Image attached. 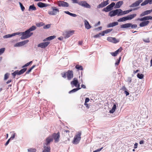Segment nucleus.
I'll return each instance as SVG.
<instances>
[{"mask_svg": "<svg viewBox=\"0 0 152 152\" xmlns=\"http://www.w3.org/2000/svg\"><path fill=\"white\" fill-rule=\"evenodd\" d=\"M19 34H20V35H21V32H17V33H14L12 34L13 36H15L16 35H19Z\"/></svg>", "mask_w": 152, "mask_h": 152, "instance_id": "obj_52", "label": "nucleus"}, {"mask_svg": "<svg viewBox=\"0 0 152 152\" xmlns=\"http://www.w3.org/2000/svg\"><path fill=\"white\" fill-rule=\"evenodd\" d=\"M61 75H62V76L64 78H65L66 77V73H62L61 74Z\"/></svg>", "mask_w": 152, "mask_h": 152, "instance_id": "obj_63", "label": "nucleus"}, {"mask_svg": "<svg viewBox=\"0 0 152 152\" xmlns=\"http://www.w3.org/2000/svg\"><path fill=\"white\" fill-rule=\"evenodd\" d=\"M137 20H140V21H145L148 20V16L144 17L142 18H139L137 19Z\"/></svg>", "mask_w": 152, "mask_h": 152, "instance_id": "obj_32", "label": "nucleus"}, {"mask_svg": "<svg viewBox=\"0 0 152 152\" xmlns=\"http://www.w3.org/2000/svg\"><path fill=\"white\" fill-rule=\"evenodd\" d=\"M102 33H99V34H97L96 35H95L94 36V38H97L100 37V35L102 36Z\"/></svg>", "mask_w": 152, "mask_h": 152, "instance_id": "obj_50", "label": "nucleus"}, {"mask_svg": "<svg viewBox=\"0 0 152 152\" xmlns=\"http://www.w3.org/2000/svg\"><path fill=\"white\" fill-rule=\"evenodd\" d=\"M5 50V48H1L0 49V55L4 53Z\"/></svg>", "mask_w": 152, "mask_h": 152, "instance_id": "obj_48", "label": "nucleus"}, {"mask_svg": "<svg viewBox=\"0 0 152 152\" xmlns=\"http://www.w3.org/2000/svg\"><path fill=\"white\" fill-rule=\"evenodd\" d=\"M33 34V33L29 32L27 30L24 32H21V35H22L20 37L22 39H27L31 37Z\"/></svg>", "mask_w": 152, "mask_h": 152, "instance_id": "obj_2", "label": "nucleus"}, {"mask_svg": "<svg viewBox=\"0 0 152 152\" xmlns=\"http://www.w3.org/2000/svg\"><path fill=\"white\" fill-rule=\"evenodd\" d=\"M89 101V99L88 98H86L85 99V103H87Z\"/></svg>", "mask_w": 152, "mask_h": 152, "instance_id": "obj_55", "label": "nucleus"}, {"mask_svg": "<svg viewBox=\"0 0 152 152\" xmlns=\"http://www.w3.org/2000/svg\"><path fill=\"white\" fill-rule=\"evenodd\" d=\"M143 41L146 43H149L150 42V38L148 37L145 38L143 39Z\"/></svg>", "mask_w": 152, "mask_h": 152, "instance_id": "obj_37", "label": "nucleus"}, {"mask_svg": "<svg viewBox=\"0 0 152 152\" xmlns=\"http://www.w3.org/2000/svg\"><path fill=\"white\" fill-rule=\"evenodd\" d=\"M53 137V139H54L55 142H57L59 141L60 135L58 133L57 134H54L51 135Z\"/></svg>", "mask_w": 152, "mask_h": 152, "instance_id": "obj_12", "label": "nucleus"}, {"mask_svg": "<svg viewBox=\"0 0 152 152\" xmlns=\"http://www.w3.org/2000/svg\"><path fill=\"white\" fill-rule=\"evenodd\" d=\"M19 4L20 5L21 10L22 11H23L25 10V7L20 2H19Z\"/></svg>", "mask_w": 152, "mask_h": 152, "instance_id": "obj_45", "label": "nucleus"}, {"mask_svg": "<svg viewBox=\"0 0 152 152\" xmlns=\"http://www.w3.org/2000/svg\"><path fill=\"white\" fill-rule=\"evenodd\" d=\"M28 152H36V150L34 148H30L28 149Z\"/></svg>", "mask_w": 152, "mask_h": 152, "instance_id": "obj_42", "label": "nucleus"}, {"mask_svg": "<svg viewBox=\"0 0 152 152\" xmlns=\"http://www.w3.org/2000/svg\"><path fill=\"white\" fill-rule=\"evenodd\" d=\"M36 29V27L34 26H32V27H30L27 30L28 31L30 32L31 31H32Z\"/></svg>", "mask_w": 152, "mask_h": 152, "instance_id": "obj_36", "label": "nucleus"}, {"mask_svg": "<svg viewBox=\"0 0 152 152\" xmlns=\"http://www.w3.org/2000/svg\"><path fill=\"white\" fill-rule=\"evenodd\" d=\"M137 76L138 78L140 79L143 78V75L142 74H140L139 73H138L137 74Z\"/></svg>", "mask_w": 152, "mask_h": 152, "instance_id": "obj_44", "label": "nucleus"}, {"mask_svg": "<svg viewBox=\"0 0 152 152\" xmlns=\"http://www.w3.org/2000/svg\"><path fill=\"white\" fill-rule=\"evenodd\" d=\"M16 134L15 133H14L11 137L10 138V140H13L15 138V135Z\"/></svg>", "mask_w": 152, "mask_h": 152, "instance_id": "obj_53", "label": "nucleus"}, {"mask_svg": "<svg viewBox=\"0 0 152 152\" xmlns=\"http://www.w3.org/2000/svg\"><path fill=\"white\" fill-rule=\"evenodd\" d=\"M107 40L109 42L113 43H116L120 41L119 39H116L115 38L109 37L107 38Z\"/></svg>", "mask_w": 152, "mask_h": 152, "instance_id": "obj_6", "label": "nucleus"}, {"mask_svg": "<svg viewBox=\"0 0 152 152\" xmlns=\"http://www.w3.org/2000/svg\"><path fill=\"white\" fill-rule=\"evenodd\" d=\"M115 5V3L114 2H112L110 4L107 6L106 7L104 8L102 10V11L106 12L110 11L113 9V7Z\"/></svg>", "mask_w": 152, "mask_h": 152, "instance_id": "obj_4", "label": "nucleus"}, {"mask_svg": "<svg viewBox=\"0 0 152 152\" xmlns=\"http://www.w3.org/2000/svg\"><path fill=\"white\" fill-rule=\"evenodd\" d=\"M13 36L12 34H8L5 35L3 36L4 38H8L10 37Z\"/></svg>", "mask_w": 152, "mask_h": 152, "instance_id": "obj_43", "label": "nucleus"}, {"mask_svg": "<svg viewBox=\"0 0 152 152\" xmlns=\"http://www.w3.org/2000/svg\"><path fill=\"white\" fill-rule=\"evenodd\" d=\"M28 42V40H26L17 43L14 45L15 47H19L22 46L27 43Z\"/></svg>", "mask_w": 152, "mask_h": 152, "instance_id": "obj_13", "label": "nucleus"}, {"mask_svg": "<svg viewBox=\"0 0 152 152\" xmlns=\"http://www.w3.org/2000/svg\"><path fill=\"white\" fill-rule=\"evenodd\" d=\"M53 137L51 135L49 137L47 138L46 140V142L45 143L44 145H48L50 144V142L53 141Z\"/></svg>", "mask_w": 152, "mask_h": 152, "instance_id": "obj_14", "label": "nucleus"}, {"mask_svg": "<svg viewBox=\"0 0 152 152\" xmlns=\"http://www.w3.org/2000/svg\"><path fill=\"white\" fill-rule=\"evenodd\" d=\"M121 89L124 91H125L126 90V88L124 86H123L122 87Z\"/></svg>", "mask_w": 152, "mask_h": 152, "instance_id": "obj_61", "label": "nucleus"}, {"mask_svg": "<svg viewBox=\"0 0 152 152\" xmlns=\"http://www.w3.org/2000/svg\"><path fill=\"white\" fill-rule=\"evenodd\" d=\"M116 107V104H114L112 109L110 110L109 112L111 113H113L115 111Z\"/></svg>", "mask_w": 152, "mask_h": 152, "instance_id": "obj_34", "label": "nucleus"}, {"mask_svg": "<svg viewBox=\"0 0 152 152\" xmlns=\"http://www.w3.org/2000/svg\"><path fill=\"white\" fill-rule=\"evenodd\" d=\"M9 74L7 73L6 74H5L4 77V80H6L8 79L9 77Z\"/></svg>", "mask_w": 152, "mask_h": 152, "instance_id": "obj_47", "label": "nucleus"}, {"mask_svg": "<svg viewBox=\"0 0 152 152\" xmlns=\"http://www.w3.org/2000/svg\"><path fill=\"white\" fill-rule=\"evenodd\" d=\"M78 84V81L77 79L76 78H74L73 80L71 82V85H73L75 87L77 86V85Z\"/></svg>", "mask_w": 152, "mask_h": 152, "instance_id": "obj_24", "label": "nucleus"}, {"mask_svg": "<svg viewBox=\"0 0 152 152\" xmlns=\"http://www.w3.org/2000/svg\"><path fill=\"white\" fill-rule=\"evenodd\" d=\"M109 4V0H107L105 1H104L102 2L97 7V8H103L107 5H108Z\"/></svg>", "mask_w": 152, "mask_h": 152, "instance_id": "obj_11", "label": "nucleus"}, {"mask_svg": "<svg viewBox=\"0 0 152 152\" xmlns=\"http://www.w3.org/2000/svg\"><path fill=\"white\" fill-rule=\"evenodd\" d=\"M26 68H24L19 71L20 75L23 73L26 70Z\"/></svg>", "mask_w": 152, "mask_h": 152, "instance_id": "obj_40", "label": "nucleus"}, {"mask_svg": "<svg viewBox=\"0 0 152 152\" xmlns=\"http://www.w3.org/2000/svg\"><path fill=\"white\" fill-rule=\"evenodd\" d=\"M137 15L136 14H133L126 16L127 20H131L134 18Z\"/></svg>", "mask_w": 152, "mask_h": 152, "instance_id": "obj_25", "label": "nucleus"}, {"mask_svg": "<svg viewBox=\"0 0 152 152\" xmlns=\"http://www.w3.org/2000/svg\"><path fill=\"white\" fill-rule=\"evenodd\" d=\"M115 10H113L111 11H110L109 13V15L111 17H113L114 16H115L116 15V13Z\"/></svg>", "mask_w": 152, "mask_h": 152, "instance_id": "obj_28", "label": "nucleus"}, {"mask_svg": "<svg viewBox=\"0 0 152 152\" xmlns=\"http://www.w3.org/2000/svg\"><path fill=\"white\" fill-rule=\"evenodd\" d=\"M115 12L116 14V15H117L118 16L121 15L122 10L121 9H118L115 10Z\"/></svg>", "mask_w": 152, "mask_h": 152, "instance_id": "obj_30", "label": "nucleus"}, {"mask_svg": "<svg viewBox=\"0 0 152 152\" xmlns=\"http://www.w3.org/2000/svg\"><path fill=\"white\" fill-rule=\"evenodd\" d=\"M35 66L34 65L32 66L30 69H29L26 73V74H29Z\"/></svg>", "mask_w": 152, "mask_h": 152, "instance_id": "obj_41", "label": "nucleus"}, {"mask_svg": "<svg viewBox=\"0 0 152 152\" xmlns=\"http://www.w3.org/2000/svg\"><path fill=\"white\" fill-rule=\"evenodd\" d=\"M75 68L79 70H82L83 69L82 66L79 65H76Z\"/></svg>", "mask_w": 152, "mask_h": 152, "instance_id": "obj_46", "label": "nucleus"}, {"mask_svg": "<svg viewBox=\"0 0 152 152\" xmlns=\"http://www.w3.org/2000/svg\"><path fill=\"white\" fill-rule=\"evenodd\" d=\"M123 4V2L122 1H120L116 3L115 4V6L114 7L115 9L119 8Z\"/></svg>", "mask_w": 152, "mask_h": 152, "instance_id": "obj_19", "label": "nucleus"}, {"mask_svg": "<svg viewBox=\"0 0 152 152\" xmlns=\"http://www.w3.org/2000/svg\"><path fill=\"white\" fill-rule=\"evenodd\" d=\"M52 11H49L48 14L51 15H56L59 12V10L57 8H56L55 7H52Z\"/></svg>", "mask_w": 152, "mask_h": 152, "instance_id": "obj_5", "label": "nucleus"}, {"mask_svg": "<svg viewBox=\"0 0 152 152\" xmlns=\"http://www.w3.org/2000/svg\"><path fill=\"white\" fill-rule=\"evenodd\" d=\"M118 24V22H113L108 24L107 26L108 28H110L117 26Z\"/></svg>", "mask_w": 152, "mask_h": 152, "instance_id": "obj_26", "label": "nucleus"}, {"mask_svg": "<svg viewBox=\"0 0 152 152\" xmlns=\"http://www.w3.org/2000/svg\"><path fill=\"white\" fill-rule=\"evenodd\" d=\"M64 13H65L66 14H67L70 15H71V13L70 12H69V11H65L64 12Z\"/></svg>", "mask_w": 152, "mask_h": 152, "instance_id": "obj_57", "label": "nucleus"}, {"mask_svg": "<svg viewBox=\"0 0 152 152\" xmlns=\"http://www.w3.org/2000/svg\"><path fill=\"white\" fill-rule=\"evenodd\" d=\"M121 28H126L131 27V28H135L137 27L136 24H132L130 23H127L121 25Z\"/></svg>", "mask_w": 152, "mask_h": 152, "instance_id": "obj_3", "label": "nucleus"}, {"mask_svg": "<svg viewBox=\"0 0 152 152\" xmlns=\"http://www.w3.org/2000/svg\"><path fill=\"white\" fill-rule=\"evenodd\" d=\"M132 11V10H127L126 11H122V15L127 14L128 13H129V12Z\"/></svg>", "mask_w": 152, "mask_h": 152, "instance_id": "obj_38", "label": "nucleus"}, {"mask_svg": "<svg viewBox=\"0 0 152 152\" xmlns=\"http://www.w3.org/2000/svg\"><path fill=\"white\" fill-rule=\"evenodd\" d=\"M46 146L45 145H44V150L43 151V152H50V147Z\"/></svg>", "mask_w": 152, "mask_h": 152, "instance_id": "obj_27", "label": "nucleus"}, {"mask_svg": "<svg viewBox=\"0 0 152 152\" xmlns=\"http://www.w3.org/2000/svg\"><path fill=\"white\" fill-rule=\"evenodd\" d=\"M149 23V21H143L139 24V26L141 27H142L147 26Z\"/></svg>", "mask_w": 152, "mask_h": 152, "instance_id": "obj_23", "label": "nucleus"}, {"mask_svg": "<svg viewBox=\"0 0 152 152\" xmlns=\"http://www.w3.org/2000/svg\"><path fill=\"white\" fill-rule=\"evenodd\" d=\"M126 17H123L121 18L118 20V21L119 22H123L127 20Z\"/></svg>", "mask_w": 152, "mask_h": 152, "instance_id": "obj_35", "label": "nucleus"}, {"mask_svg": "<svg viewBox=\"0 0 152 152\" xmlns=\"http://www.w3.org/2000/svg\"><path fill=\"white\" fill-rule=\"evenodd\" d=\"M50 24L44 26V28H50Z\"/></svg>", "mask_w": 152, "mask_h": 152, "instance_id": "obj_51", "label": "nucleus"}, {"mask_svg": "<svg viewBox=\"0 0 152 152\" xmlns=\"http://www.w3.org/2000/svg\"><path fill=\"white\" fill-rule=\"evenodd\" d=\"M143 1V0H138L132 4L130 6L131 7H137L140 5V4Z\"/></svg>", "mask_w": 152, "mask_h": 152, "instance_id": "obj_10", "label": "nucleus"}, {"mask_svg": "<svg viewBox=\"0 0 152 152\" xmlns=\"http://www.w3.org/2000/svg\"><path fill=\"white\" fill-rule=\"evenodd\" d=\"M122 50V48H121L117 50L115 52H111L110 53L113 56H115L117 55L118 54L119 52H121Z\"/></svg>", "mask_w": 152, "mask_h": 152, "instance_id": "obj_21", "label": "nucleus"}, {"mask_svg": "<svg viewBox=\"0 0 152 152\" xmlns=\"http://www.w3.org/2000/svg\"><path fill=\"white\" fill-rule=\"evenodd\" d=\"M37 5L40 8L47 7L49 5L48 4L40 2H39L38 3Z\"/></svg>", "mask_w": 152, "mask_h": 152, "instance_id": "obj_17", "label": "nucleus"}, {"mask_svg": "<svg viewBox=\"0 0 152 152\" xmlns=\"http://www.w3.org/2000/svg\"><path fill=\"white\" fill-rule=\"evenodd\" d=\"M56 37V36L53 35L52 36H50L48 38H46L43 40L44 41H46L54 39Z\"/></svg>", "mask_w": 152, "mask_h": 152, "instance_id": "obj_31", "label": "nucleus"}, {"mask_svg": "<svg viewBox=\"0 0 152 152\" xmlns=\"http://www.w3.org/2000/svg\"><path fill=\"white\" fill-rule=\"evenodd\" d=\"M50 43V42H42L39 44L37 46L38 47L41 48H45L49 45Z\"/></svg>", "mask_w": 152, "mask_h": 152, "instance_id": "obj_9", "label": "nucleus"}, {"mask_svg": "<svg viewBox=\"0 0 152 152\" xmlns=\"http://www.w3.org/2000/svg\"><path fill=\"white\" fill-rule=\"evenodd\" d=\"M84 22V25L86 28L88 29L91 28V26L89 24L88 22L86 20H85Z\"/></svg>", "mask_w": 152, "mask_h": 152, "instance_id": "obj_22", "label": "nucleus"}, {"mask_svg": "<svg viewBox=\"0 0 152 152\" xmlns=\"http://www.w3.org/2000/svg\"><path fill=\"white\" fill-rule=\"evenodd\" d=\"M67 73V77L68 80H70L72 78L73 76V72L72 70H69Z\"/></svg>", "mask_w": 152, "mask_h": 152, "instance_id": "obj_16", "label": "nucleus"}, {"mask_svg": "<svg viewBox=\"0 0 152 152\" xmlns=\"http://www.w3.org/2000/svg\"><path fill=\"white\" fill-rule=\"evenodd\" d=\"M10 139H9L7 140V142L5 144V145L6 146L9 143V142H10Z\"/></svg>", "mask_w": 152, "mask_h": 152, "instance_id": "obj_60", "label": "nucleus"}, {"mask_svg": "<svg viewBox=\"0 0 152 152\" xmlns=\"http://www.w3.org/2000/svg\"><path fill=\"white\" fill-rule=\"evenodd\" d=\"M78 4L79 5L88 8H90V5L87 3L85 1H82L79 2Z\"/></svg>", "mask_w": 152, "mask_h": 152, "instance_id": "obj_8", "label": "nucleus"}, {"mask_svg": "<svg viewBox=\"0 0 152 152\" xmlns=\"http://www.w3.org/2000/svg\"><path fill=\"white\" fill-rule=\"evenodd\" d=\"M74 32V31L66 32L64 34V38H69L70 36L73 34Z\"/></svg>", "mask_w": 152, "mask_h": 152, "instance_id": "obj_15", "label": "nucleus"}, {"mask_svg": "<svg viewBox=\"0 0 152 152\" xmlns=\"http://www.w3.org/2000/svg\"><path fill=\"white\" fill-rule=\"evenodd\" d=\"M102 29V27L101 26H100L99 27L96 28L95 29V30H101Z\"/></svg>", "mask_w": 152, "mask_h": 152, "instance_id": "obj_56", "label": "nucleus"}, {"mask_svg": "<svg viewBox=\"0 0 152 152\" xmlns=\"http://www.w3.org/2000/svg\"><path fill=\"white\" fill-rule=\"evenodd\" d=\"M57 5L60 7H67L69 6L68 3L63 1H58L57 3Z\"/></svg>", "mask_w": 152, "mask_h": 152, "instance_id": "obj_7", "label": "nucleus"}, {"mask_svg": "<svg viewBox=\"0 0 152 152\" xmlns=\"http://www.w3.org/2000/svg\"><path fill=\"white\" fill-rule=\"evenodd\" d=\"M73 3H77L78 4L79 2L78 0H72Z\"/></svg>", "mask_w": 152, "mask_h": 152, "instance_id": "obj_54", "label": "nucleus"}, {"mask_svg": "<svg viewBox=\"0 0 152 152\" xmlns=\"http://www.w3.org/2000/svg\"><path fill=\"white\" fill-rule=\"evenodd\" d=\"M81 131H79L76 133L72 141L73 144H77L79 143L81 139Z\"/></svg>", "mask_w": 152, "mask_h": 152, "instance_id": "obj_1", "label": "nucleus"}, {"mask_svg": "<svg viewBox=\"0 0 152 152\" xmlns=\"http://www.w3.org/2000/svg\"><path fill=\"white\" fill-rule=\"evenodd\" d=\"M70 16L73 17H76L77 16V15L75 14L71 13Z\"/></svg>", "mask_w": 152, "mask_h": 152, "instance_id": "obj_59", "label": "nucleus"}, {"mask_svg": "<svg viewBox=\"0 0 152 152\" xmlns=\"http://www.w3.org/2000/svg\"><path fill=\"white\" fill-rule=\"evenodd\" d=\"M124 93H125V94L126 95V96L128 95L129 94V93L128 91H125Z\"/></svg>", "mask_w": 152, "mask_h": 152, "instance_id": "obj_62", "label": "nucleus"}, {"mask_svg": "<svg viewBox=\"0 0 152 152\" xmlns=\"http://www.w3.org/2000/svg\"><path fill=\"white\" fill-rule=\"evenodd\" d=\"M19 72L18 70H16L15 72V73L16 75H20Z\"/></svg>", "mask_w": 152, "mask_h": 152, "instance_id": "obj_58", "label": "nucleus"}, {"mask_svg": "<svg viewBox=\"0 0 152 152\" xmlns=\"http://www.w3.org/2000/svg\"><path fill=\"white\" fill-rule=\"evenodd\" d=\"M148 4H152V0H145L140 4L141 6H145Z\"/></svg>", "mask_w": 152, "mask_h": 152, "instance_id": "obj_20", "label": "nucleus"}, {"mask_svg": "<svg viewBox=\"0 0 152 152\" xmlns=\"http://www.w3.org/2000/svg\"><path fill=\"white\" fill-rule=\"evenodd\" d=\"M113 30V29L112 28L109 29H107L105 31H103L102 32V36H103L105 34H107L108 33L110 32L111 31H112Z\"/></svg>", "mask_w": 152, "mask_h": 152, "instance_id": "obj_29", "label": "nucleus"}, {"mask_svg": "<svg viewBox=\"0 0 152 152\" xmlns=\"http://www.w3.org/2000/svg\"><path fill=\"white\" fill-rule=\"evenodd\" d=\"M32 62V61H31L28 63H27L25 65H24V66H23L22 67L24 68L25 67L27 66H28Z\"/></svg>", "mask_w": 152, "mask_h": 152, "instance_id": "obj_49", "label": "nucleus"}, {"mask_svg": "<svg viewBox=\"0 0 152 152\" xmlns=\"http://www.w3.org/2000/svg\"><path fill=\"white\" fill-rule=\"evenodd\" d=\"M152 12V10L145 11L141 14L140 15V16L141 17L148 15L150 14Z\"/></svg>", "mask_w": 152, "mask_h": 152, "instance_id": "obj_18", "label": "nucleus"}, {"mask_svg": "<svg viewBox=\"0 0 152 152\" xmlns=\"http://www.w3.org/2000/svg\"><path fill=\"white\" fill-rule=\"evenodd\" d=\"M148 20H152V17L150 16H148Z\"/></svg>", "mask_w": 152, "mask_h": 152, "instance_id": "obj_64", "label": "nucleus"}, {"mask_svg": "<svg viewBox=\"0 0 152 152\" xmlns=\"http://www.w3.org/2000/svg\"><path fill=\"white\" fill-rule=\"evenodd\" d=\"M80 89H81V88H76L74 89L73 90H72L70 91L69 92V93L70 94L72 93L75 92L76 91H78V90Z\"/></svg>", "mask_w": 152, "mask_h": 152, "instance_id": "obj_39", "label": "nucleus"}, {"mask_svg": "<svg viewBox=\"0 0 152 152\" xmlns=\"http://www.w3.org/2000/svg\"><path fill=\"white\" fill-rule=\"evenodd\" d=\"M36 10V8L34 6V5H30L29 6V9H28V11H33V10Z\"/></svg>", "mask_w": 152, "mask_h": 152, "instance_id": "obj_33", "label": "nucleus"}]
</instances>
